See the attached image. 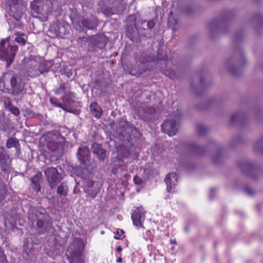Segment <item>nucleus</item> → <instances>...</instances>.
<instances>
[{
	"instance_id": "nucleus-1",
	"label": "nucleus",
	"mask_w": 263,
	"mask_h": 263,
	"mask_svg": "<svg viewBox=\"0 0 263 263\" xmlns=\"http://www.w3.org/2000/svg\"><path fill=\"white\" fill-rule=\"evenodd\" d=\"M243 36L244 33L242 30H239L235 33L233 37V53L225 63L226 69L235 76H239L242 68L248 64L247 59L241 46Z\"/></svg>"
},
{
	"instance_id": "nucleus-2",
	"label": "nucleus",
	"mask_w": 263,
	"mask_h": 263,
	"mask_svg": "<svg viewBox=\"0 0 263 263\" xmlns=\"http://www.w3.org/2000/svg\"><path fill=\"white\" fill-rule=\"evenodd\" d=\"M60 6L57 0H35L31 3V12L33 17L46 21L48 15L52 12L59 13Z\"/></svg>"
},
{
	"instance_id": "nucleus-3",
	"label": "nucleus",
	"mask_w": 263,
	"mask_h": 263,
	"mask_svg": "<svg viewBox=\"0 0 263 263\" xmlns=\"http://www.w3.org/2000/svg\"><path fill=\"white\" fill-rule=\"evenodd\" d=\"M25 83L20 77L5 73L0 78V89L5 92L17 95L24 89Z\"/></svg>"
},
{
	"instance_id": "nucleus-4",
	"label": "nucleus",
	"mask_w": 263,
	"mask_h": 263,
	"mask_svg": "<svg viewBox=\"0 0 263 263\" xmlns=\"http://www.w3.org/2000/svg\"><path fill=\"white\" fill-rule=\"evenodd\" d=\"M28 217L30 221H36L37 230L41 234L49 231L52 228V220L47 213L34 209H30L28 212Z\"/></svg>"
},
{
	"instance_id": "nucleus-5",
	"label": "nucleus",
	"mask_w": 263,
	"mask_h": 263,
	"mask_svg": "<svg viewBox=\"0 0 263 263\" xmlns=\"http://www.w3.org/2000/svg\"><path fill=\"white\" fill-rule=\"evenodd\" d=\"M233 12L229 11L223 13L209 24V30L211 37L214 35L227 32L230 20L233 18Z\"/></svg>"
},
{
	"instance_id": "nucleus-6",
	"label": "nucleus",
	"mask_w": 263,
	"mask_h": 263,
	"mask_svg": "<svg viewBox=\"0 0 263 263\" xmlns=\"http://www.w3.org/2000/svg\"><path fill=\"white\" fill-rule=\"evenodd\" d=\"M99 10L106 16L120 14L125 9L126 4L124 0H100L98 3Z\"/></svg>"
},
{
	"instance_id": "nucleus-7",
	"label": "nucleus",
	"mask_w": 263,
	"mask_h": 263,
	"mask_svg": "<svg viewBox=\"0 0 263 263\" xmlns=\"http://www.w3.org/2000/svg\"><path fill=\"white\" fill-rule=\"evenodd\" d=\"M118 138L122 141H128L134 138L140 136L137 129L130 123L123 119L119 121L118 126L116 129Z\"/></svg>"
},
{
	"instance_id": "nucleus-8",
	"label": "nucleus",
	"mask_w": 263,
	"mask_h": 263,
	"mask_svg": "<svg viewBox=\"0 0 263 263\" xmlns=\"http://www.w3.org/2000/svg\"><path fill=\"white\" fill-rule=\"evenodd\" d=\"M238 165L246 176L253 180H257L263 172V167L261 165L250 160H241L238 162Z\"/></svg>"
},
{
	"instance_id": "nucleus-9",
	"label": "nucleus",
	"mask_w": 263,
	"mask_h": 263,
	"mask_svg": "<svg viewBox=\"0 0 263 263\" xmlns=\"http://www.w3.org/2000/svg\"><path fill=\"white\" fill-rule=\"evenodd\" d=\"M83 245L80 240L74 241L69 245L66 253L69 263H84L82 252Z\"/></svg>"
},
{
	"instance_id": "nucleus-10",
	"label": "nucleus",
	"mask_w": 263,
	"mask_h": 263,
	"mask_svg": "<svg viewBox=\"0 0 263 263\" xmlns=\"http://www.w3.org/2000/svg\"><path fill=\"white\" fill-rule=\"evenodd\" d=\"M18 50L17 45L6 44V41L3 40L0 43V60L6 63L7 68L10 67Z\"/></svg>"
},
{
	"instance_id": "nucleus-11",
	"label": "nucleus",
	"mask_w": 263,
	"mask_h": 263,
	"mask_svg": "<svg viewBox=\"0 0 263 263\" xmlns=\"http://www.w3.org/2000/svg\"><path fill=\"white\" fill-rule=\"evenodd\" d=\"M48 148L54 152L62 148L66 141L65 138L58 131L49 133L46 137Z\"/></svg>"
},
{
	"instance_id": "nucleus-12",
	"label": "nucleus",
	"mask_w": 263,
	"mask_h": 263,
	"mask_svg": "<svg viewBox=\"0 0 263 263\" xmlns=\"http://www.w3.org/2000/svg\"><path fill=\"white\" fill-rule=\"evenodd\" d=\"M44 172L51 189L55 188L63 178L62 174L55 167H47L44 170Z\"/></svg>"
},
{
	"instance_id": "nucleus-13",
	"label": "nucleus",
	"mask_w": 263,
	"mask_h": 263,
	"mask_svg": "<svg viewBox=\"0 0 263 263\" xmlns=\"http://www.w3.org/2000/svg\"><path fill=\"white\" fill-rule=\"evenodd\" d=\"M7 4L9 7V14L18 21L24 12L23 2L21 0H7Z\"/></svg>"
},
{
	"instance_id": "nucleus-14",
	"label": "nucleus",
	"mask_w": 263,
	"mask_h": 263,
	"mask_svg": "<svg viewBox=\"0 0 263 263\" xmlns=\"http://www.w3.org/2000/svg\"><path fill=\"white\" fill-rule=\"evenodd\" d=\"M179 116L176 114L171 115L165 122L161 125V129L164 133L170 136L176 134L178 130L177 122L178 121Z\"/></svg>"
},
{
	"instance_id": "nucleus-15",
	"label": "nucleus",
	"mask_w": 263,
	"mask_h": 263,
	"mask_svg": "<svg viewBox=\"0 0 263 263\" xmlns=\"http://www.w3.org/2000/svg\"><path fill=\"white\" fill-rule=\"evenodd\" d=\"M69 26L61 22L52 24L49 28L48 35L51 37H59L62 38L69 33Z\"/></svg>"
},
{
	"instance_id": "nucleus-16",
	"label": "nucleus",
	"mask_w": 263,
	"mask_h": 263,
	"mask_svg": "<svg viewBox=\"0 0 263 263\" xmlns=\"http://www.w3.org/2000/svg\"><path fill=\"white\" fill-rule=\"evenodd\" d=\"M92 174L88 173L87 171H86L85 174H84L81 176V178L84 181L85 192L91 197L95 198L99 192V190L95 187H93L92 190H90V187L95 186L96 183L92 179Z\"/></svg>"
},
{
	"instance_id": "nucleus-17",
	"label": "nucleus",
	"mask_w": 263,
	"mask_h": 263,
	"mask_svg": "<svg viewBox=\"0 0 263 263\" xmlns=\"http://www.w3.org/2000/svg\"><path fill=\"white\" fill-rule=\"evenodd\" d=\"M152 49H148L147 53L142 52L140 55L138 60L142 63H145L151 61H156L158 60H165L166 55L163 50L160 48L158 49L157 54H152Z\"/></svg>"
},
{
	"instance_id": "nucleus-18",
	"label": "nucleus",
	"mask_w": 263,
	"mask_h": 263,
	"mask_svg": "<svg viewBox=\"0 0 263 263\" xmlns=\"http://www.w3.org/2000/svg\"><path fill=\"white\" fill-rule=\"evenodd\" d=\"M108 40L103 34L97 35L91 40L88 46V50L91 52L103 49L106 46Z\"/></svg>"
},
{
	"instance_id": "nucleus-19",
	"label": "nucleus",
	"mask_w": 263,
	"mask_h": 263,
	"mask_svg": "<svg viewBox=\"0 0 263 263\" xmlns=\"http://www.w3.org/2000/svg\"><path fill=\"white\" fill-rule=\"evenodd\" d=\"M77 158L81 165L87 166L90 163V152L88 147L81 145L77 152Z\"/></svg>"
},
{
	"instance_id": "nucleus-20",
	"label": "nucleus",
	"mask_w": 263,
	"mask_h": 263,
	"mask_svg": "<svg viewBox=\"0 0 263 263\" xmlns=\"http://www.w3.org/2000/svg\"><path fill=\"white\" fill-rule=\"evenodd\" d=\"M91 149L92 153L96 156L98 160L100 162H103L107 159V151L103 148L101 144L93 143L91 145Z\"/></svg>"
},
{
	"instance_id": "nucleus-21",
	"label": "nucleus",
	"mask_w": 263,
	"mask_h": 263,
	"mask_svg": "<svg viewBox=\"0 0 263 263\" xmlns=\"http://www.w3.org/2000/svg\"><path fill=\"white\" fill-rule=\"evenodd\" d=\"M165 182L166 184V191L170 193L174 192V187L178 182V177L176 173L173 172L168 174L165 178Z\"/></svg>"
},
{
	"instance_id": "nucleus-22",
	"label": "nucleus",
	"mask_w": 263,
	"mask_h": 263,
	"mask_svg": "<svg viewBox=\"0 0 263 263\" xmlns=\"http://www.w3.org/2000/svg\"><path fill=\"white\" fill-rule=\"evenodd\" d=\"M5 151L4 146L0 147V166L4 172L7 171L10 166L9 156L6 153Z\"/></svg>"
},
{
	"instance_id": "nucleus-23",
	"label": "nucleus",
	"mask_w": 263,
	"mask_h": 263,
	"mask_svg": "<svg viewBox=\"0 0 263 263\" xmlns=\"http://www.w3.org/2000/svg\"><path fill=\"white\" fill-rule=\"evenodd\" d=\"M144 216V212L143 208H138L132 214V219L134 225L137 227L142 226L141 219Z\"/></svg>"
},
{
	"instance_id": "nucleus-24",
	"label": "nucleus",
	"mask_w": 263,
	"mask_h": 263,
	"mask_svg": "<svg viewBox=\"0 0 263 263\" xmlns=\"http://www.w3.org/2000/svg\"><path fill=\"white\" fill-rule=\"evenodd\" d=\"M139 117L142 120L151 118V115L155 112V109L153 107H148L147 106H141L138 109Z\"/></svg>"
},
{
	"instance_id": "nucleus-25",
	"label": "nucleus",
	"mask_w": 263,
	"mask_h": 263,
	"mask_svg": "<svg viewBox=\"0 0 263 263\" xmlns=\"http://www.w3.org/2000/svg\"><path fill=\"white\" fill-rule=\"evenodd\" d=\"M27 68L30 76L36 77L40 76L38 63L36 61L32 60H29Z\"/></svg>"
},
{
	"instance_id": "nucleus-26",
	"label": "nucleus",
	"mask_w": 263,
	"mask_h": 263,
	"mask_svg": "<svg viewBox=\"0 0 263 263\" xmlns=\"http://www.w3.org/2000/svg\"><path fill=\"white\" fill-rule=\"evenodd\" d=\"M6 147L8 148H15L16 155L18 156L21 154V145L19 140L14 137L9 138L6 142Z\"/></svg>"
},
{
	"instance_id": "nucleus-27",
	"label": "nucleus",
	"mask_w": 263,
	"mask_h": 263,
	"mask_svg": "<svg viewBox=\"0 0 263 263\" xmlns=\"http://www.w3.org/2000/svg\"><path fill=\"white\" fill-rule=\"evenodd\" d=\"M190 152L195 155L201 156L205 154V148L202 146H199L195 143L192 142L189 144Z\"/></svg>"
},
{
	"instance_id": "nucleus-28",
	"label": "nucleus",
	"mask_w": 263,
	"mask_h": 263,
	"mask_svg": "<svg viewBox=\"0 0 263 263\" xmlns=\"http://www.w3.org/2000/svg\"><path fill=\"white\" fill-rule=\"evenodd\" d=\"M81 23L84 27L88 29H94L98 26L97 18L92 16L83 18Z\"/></svg>"
},
{
	"instance_id": "nucleus-29",
	"label": "nucleus",
	"mask_w": 263,
	"mask_h": 263,
	"mask_svg": "<svg viewBox=\"0 0 263 263\" xmlns=\"http://www.w3.org/2000/svg\"><path fill=\"white\" fill-rule=\"evenodd\" d=\"M92 115L97 119H100L102 116L103 110L97 102H92L89 106Z\"/></svg>"
},
{
	"instance_id": "nucleus-30",
	"label": "nucleus",
	"mask_w": 263,
	"mask_h": 263,
	"mask_svg": "<svg viewBox=\"0 0 263 263\" xmlns=\"http://www.w3.org/2000/svg\"><path fill=\"white\" fill-rule=\"evenodd\" d=\"M246 118V115L242 112H236L233 114L230 119V123L232 125L240 124H242Z\"/></svg>"
},
{
	"instance_id": "nucleus-31",
	"label": "nucleus",
	"mask_w": 263,
	"mask_h": 263,
	"mask_svg": "<svg viewBox=\"0 0 263 263\" xmlns=\"http://www.w3.org/2000/svg\"><path fill=\"white\" fill-rule=\"evenodd\" d=\"M43 181V175L41 172H38L35 176L31 178L32 183L33 184L34 190L39 192L41 190L40 184Z\"/></svg>"
},
{
	"instance_id": "nucleus-32",
	"label": "nucleus",
	"mask_w": 263,
	"mask_h": 263,
	"mask_svg": "<svg viewBox=\"0 0 263 263\" xmlns=\"http://www.w3.org/2000/svg\"><path fill=\"white\" fill-rule=\"evenodd\" d=\"M68 191V188L65 182L61 183L59 186L57 187V194L61 196H66L67 195V192Z\"/></svg>"
},
{
	"instance_id": "nucleus-33",
	"label": "nucleus",
	"mask_w": 263,
	"mask_h": 263,
	"mask_svg": "<svg viewBox=\"0 0 263 263\" xmlns=\"http://www.w3.org/2000/svg\"><path fill=\"white\" fill-rule=\"evenodd\" d=\"M51 65L50 63L48 62H43L39 64H38L40 75L43 74L44 72H47L49 71Z\"/></svg>"
},
{
	"instance_id": "nucleus-34",
	"label": "nucleus",
	"mask_w": 263,
	"mask_h": 263,
	"mask_svg": "<svg viewBox=\"0 0 263 263\" xmlns=\"http://www.w3.org/2000/svg\"><path fill=\"white\" fill-rule=\"evenodd\" d=\"M254 151L263 154V136L254 143Z\"/></svg>"
},
{
	"instance_id": "nucleus-35",
	"label": "nucleus",
	"mask_w": 263,
	"mask_h": 263,
	"mask_svg": "<svg viewBox=\"0 0 263 263\" xmlns=\"http://www.w3.org/2000/svg\"><path fill=\"white\" fill-rule=\"evenodd\" d=\"M223 158V152L221 148H219L217 153L212 157V161L217 164L220 163Z\"/></svg>"
},
{
	"instance_id": "nucleus-36",
	"label": "nucleus",
	"mask_w": 263,
	"mask_h": 263,
	"mask_svg": "<svg viewBox=\"0 0 263 263\" xmlns=\"http://www.w3.org/2000/svg\"><path fill=\"white\" fill-rule=\"evenodd\" d=\"M197 133L200 136L205 135L209 131V128L204 125L200 124L197 126Z\"/></svg>"
},
{
	"instance_id": "nucleus-37",
	"label": "nucleus",
	"mask_w": 263,
	"mask_h": 263,
	"mask_svg": "<svg viewBox=\"0 0 263 263\" xmlns=\"http://www.w3.org/2000/svg\"><path fill=\"white\" fill-rule=\"evenodd\" d=\"M155 25V22L153 20L148 21H143L141 22V27L144 30H151L154 27Z\"/></svg>"
},
{
	"instance_id": "nucleus-38",
	"label": "nucleus",
	"mask_w": 263,
	"mask_h": 263,
	"mask_svg": "<svg viewBox=\"0 0 263 263\" xmlns=\"http://www.w3.org/2000/svg\"><path fill=\"white\" fill-rule=\"evenodd\" d=\"M62 100L65 105H70L74 102L72 99L71 93H67L62 96Z\"/></svg>"
},
{
	"instance_id": "nucleus-39",
	"label": "nucleus",
	"mask_w": 263,
	"mask_h": 263,
	"mask_svg": "<svg viewBox=\"0 0 263 263\" xmlns=\"http://www.w3.org/2000/svg\"><path fill=\"white\" fill-rule=\"evenodd\" d=\"M15 35L16 36L15 41L21 45H25L26 44V40L23 37L24 34L20 32H17Z\"/></svg>"
},
{
	"instance_id": "nucleus-40",
	"label": "nucleus",
	"mask_w": 263,
	"mask_h": 263,
	"mask_svg": "<svg viewBox=\"0 0 263 263\" xmlns=\"http://www.w3.org/2000/svg\"><path fill=\"white\" fill-rule=\"evenodd\" d=\"M6 188L4 184L0 182V202L5 198Z\"/></svg>"
},
{
	"instance_id": "nucleus-41",
	"label": "nucleus",
	"mask_w": 263,
	"mask_h": 263,
	"mask_svg": "<svg viewBox=\"0 0 263 263\" xmlns=\"http://www.w3.org/2000/svg\"><path fill=\"white\" fill-rule=\"evenodd\" d=\"M57 99L55 98H50V102L51 104L55 105V106L62 108L63 110L67 112H71L70 110H68L64 105L61 104L60 103H57L56 102Z\"/></svg>"
},
{
	"instance_id": "nucleus-42",
	"label": "nucleus",
	"mask_w": 263,
	"mask_h": 263,
	"mask_svg": "<svg viewBox=\"0 0 263 263\" xmlns=\"http://www.w3.org/2000/svg\"><path fill=\"white\" fill-rule=\"evenodd\" d=\"M39 115L36 114L32 110L30 109H26L25 110L24 116L27 118H32L37 117Z\"/></svg>"
},
{
	"instance_id": "nucleus-43",
	"label": "nucleus",
	"mask_w": 263,
	"mask_h": 263,
	"mask_svg": "<svg viewBox=\"0 0 263 263\" xmlns=\"http://www.w3.org/2000/svg\"><path fill=\"white\" fill-rule=\"evenodd\" d=\"M253 21L256 22L258 24L263 23V16L261 13H257L253 16Z\"/></svg>"
},
{
	"instance_id": "nucleus-44",
	"label": "nucleus",
	"mask_w": 263,
	"mask_h": 263,
	"mask_svg": "<svg viewBox=\"0 0 263 263\" xmlns=\"http://www.w3.org/2000/svg\"><path fill=\"white\" fill-rule=\"evenodd\" d=\"M9 111H10L13 115H15V116H18L20 114L18 108L14 106V105L9 109Z\"/></svg>"
},
{
	"instance_id": "nucleus-45",
	"label": "nucleus",
	"mask_w": 263,
	"mask_h": 263,
	"mask_svg": "<svg viewBox=\"0 0 263 263\" xmlns=\"http://www.w3.org/2000/svg\"><path fill=\"white\" fill-rule=\"evenodd\" d=\"M245 192L249 196H253L255 193V191L250 186H246L245 188Z\"/></svg>"
},
{
	"instance_id": "nucleus-46",
	"label": "nucleus",
	"mask_w": 263,
	"mask_h": 263,
	"mask_svg": "<svg viewBox=\"0 0 263 263\" xmlns=\"http://www.w3.org/2000/svg\"><path fill=\"white\" fill-rule=\"evenodd\" d=\"M124 234V231L122 229H118L116 233V235L114 236V238L116 239H122L121 237L122 235Z\"/></svg>"
},
{
	"instance_id": "nucleus-47",
	"label": "nucleus",
	"mask_w": 263,
	"mask_h": 263,
	"mask_svg": "<svg viewBox=\"0 0 263 263\" xmlns=\"http://www.w3.org/2000/svg\"><path fill=\"white\" fill-rule=\"evenodd\" d=\"M191 87L193 91L195 93V95H200L201 94V92H199L197 90V87L196 85L194 84V83L193 80H192L191 82Z\"/></svg>"
},
{
	"instance_id": "nucleus-48",
	"label": "nucleus",
	"mask_w": 263,
	"mask_h": 263,
	"mask_svg": "<svg viewBox=\"0 0 263 263\" xmlns=\"http://www.w3.org/2000/svg\"><path fill=\"white\" fill-rule=\"evenodd\" d=\"M4 104L5 108L8 109V110L10 108H11L13 106V105L12 104V103L9 99L5 100L4 101Z\"/></svg>"
},
{
	"instance_id": "nucleus-49",
	"label": "nucleus",
	"mask_w": 263,
	"mask_h": 263,
	"mask_svg": "<svg viewBox=\"0 0 263 263\" xmlns=\"http://www.w3.org/2000/svg\"><path fill=\"white\" fill-rule=\"evenodd\" d=\"M65 84H62L60 85L59 87L57 89L55 93L57 94H61L63 92L65 91Z\"/></svg>"
},
{
	"instance_id": "nucleus-50",
	"label": "nucleus",
	"mask_w": 263,
	"mask_h": 263,
	"mask_svg": "<svg viewBox=\"0 0 263 263\" xmlns=\"http://www.w3.org/2000/svg\"><path fill=\"white\" fill-rule=\"evenodd\" d=\"M134 181L135 183L137 185H141L143 182V181L142 180V179L141 178H140L139 177H138V176H135V177L134 178Z\"/></svg>"
},
{
	"instance_id": "nucleus-51",
	"label": "nucleus",
	"mask_w": 263,
	"mask_h": 263,
	"mask_svg": "<svg viewBox=\"0 0 263 263\" xmlns=\"http://www.w3.org/2000/svg\"><path fill=\"white\" fill-rule=\"evenodd\" d=\"M145 96V100L144 101L145 103H147L151 100L152 96L151 92H147L146 94L144 95Z\"/></svg>"
},
{
	"instance_id": "nucleus-52",
	"label": "nucleus",
	"mask_w": 263,
	"mask_h": 263,
	"mask_svg": "<svg viewBox=\"0 0 263 263\" xmlns=\"http://www.w3.org/2000/svg\"><path fill=\"white\" fill-rule=\"evenodd\" d=\"M136 20V17L135 15H129L128 18V21H133V25H135V21Z\"/></svg>"
},
{
	"instance_id": "nucleus-53",
	"label": "nucleus",
	"mask_w": 263,
	"mask_h": 263,
	"mask_svg": "<svg viewBox=\"0 0 263 263\" xmlns=\"http://www.w3.org/2000/svg\"><path fill=\"white\" fill-rule=\"evenodd\" d=\"M165 74L170 78H173L174 76H175V72L174 71H171L169 72L168 73H166V72L165 73Z\"/></svg>"
},
{
	"instance_id": "nucleus-54",
	"label": "nucleus",
	"mask_w": 263,
	"mask_h": 263,
	"mask_svg": "<svg viewBox=\"0 0 263 263\" xmlns=\"http://www.w3.org/2000/svg\"><path fill=\"white\" fill-rule=\"evenodd\" d=\"M215 189H211L210 191V198L211 199H212L213 198V193L215 192Z\"/></svg>"
},
{
	"instance_id": "nucleus-55",
	"label": "nucleus",
	"mask_w": 263,
	"mask_h": 263,
	"mask_svg": "<svg viewBox=\"0 0 263 263\" xmlns=\"http://www.w3.org/2000/svg\"><path fill=\"white\" fill-rule=\"evenodd\" d=\"M93 187L97 188V189H99V190H100V185H99V183H96V184H95V186H93V187H90V190H92Z\"/></svg>"
},
{
	"instance_id": "nucleus-56",
	"label": "nucleus",
	"mask_w": 263,
	"mask_h": 263,
	"mask_svg": "<svg viewBox=\"0 0 263 263\" xmlns=\"http://www.w3.org/2000/svg\"><path fill=\"white\" fill-rule=\"evenodd\" d=\"M200 85L201 86H202L204 85V78L202 77H201L200 78Z\"/></svg>"
},
{
	"instance_id": "nucleus-57",
	"label": "nucleus",
	"mask_w": 263,
	"mask_h": 263,
	"mask_svg": "<svg viewBox=\"0 0 263 263\" xmlns=\"http://www.w3.org/2000/svg\"><path fill=\"white\" fill-rule=\"evenodd\" d=\"M122 248H121V246H119V247H117V251L118 252H120V251H122Z\"/></svg>"
},
{
	"instance_id": "nucleus-58",
	"label": "nucleus",
	"mask_w": 263,
	"mask_h": 263,
	"mask_svg": "<svg viewBox=\"0 0 263 263\" xmlns=\"http://www.w3.org/2000/svg\"><path fill=\"white\" fill-rule=\"evenodd\" d=\"M117 261L118 262H121L122 261V258L121 257H119L117 259Z\"/></svg>"
},
{
	"instance_id": "nucleus-59",
	"label": "nucleus",
	"mask_w": 263,
	"mask_h": 263,
	"mask_svg": "<svg viewBox=\"0 0 263 263\" xmlns=\"http://www.w3.org/2000/svg\"><path fill=\"white\" fill-rule=\"evenodd\" d=\"M185 231L186 232H188L189 231V228L187 227H185Z\"/></svg>"
},
{
	"instance_id": "nucleus-60",
	"label": "nucleus",
	"mask_w": 263,
	"mask_h": 263,
	"mask_svg": "<svg viewBox=\"0 0 263 263\" xmlns=\"http://www.w3.org/2000/svg\"><path fill=\"white\" fill-rule=\"evenodd\" d=\"M168 22H171V17L170 16L169 17V18H168Z\"/></svg>"
},
{
	"instance_id": "nucleus-61",
	"label": "nucleus",
	"mask_w": 263,
	"mask_h": 263,
	"mask_svg": "<svg viewBox=\"0 0 263 263\" xmlns=\"http://www.w3.org/2000/svg\"><path fill=\"white\" fill-rule=\"evenodd\" d=\"M132 75H133V76H135L136 74H134V73H130Z\"/></svg>"
},
{
	"instance_id": "nucleus-62",
	"label": "nucleus",
	"mask_w": 263,
	"mask_h": 263,
	"mask_svg": "<svg viewBox=\"0 0 263 263\" xmlns=\"http://www.w3.org/2000/svg\"><path fill=\"white\" fill-rule=\"evenodd\" d=\"M262 68L263 69V65L262 66Z\"/></svg>"
}]
</instances>
